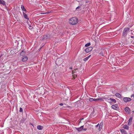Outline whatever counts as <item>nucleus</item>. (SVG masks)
<instances>
[{
	"label": "nucleus",
	"mask_w": 134,
	"mask_h": 134,
	"mask_svg": "<svg viewBox=\"0 0 134 134\" xmlns=\"http://www.w3.org/2000/svg\"><path fill=\"white\" fill-rule=\"evenodd\" d=\"M78 22V19L75 17H73L69 19V24L73 25L76 24Z\"/></svg>",
	"instance_id": "f257e3e1"
},
{
	"label": "nucleus",
	"mask_w": 134,
	"mask_h": 134,
	"mask_svg": "<svg viewBox=\"0 0 134 134\" xmlns=\"http://www.w3.org/2000/svg\"><path fill=\"white\" fill-rule=\"evenodd\" d=\"M130 29L129 27L125 28L124 29L122 34V36L123 37H125L126 36Z\"/></svg>",
	"instance_id": "f03ea898"
},
{
	"label": "nucleus",
	"mask_w": 134,
	"mask_h": 134,
	"mask_svg": "<svg viewBox=\"0 0 134 134\" xmlns=\"http://www.w3.org/2000/svg\"><path fill=\"white\" fill-rule=\"evenodd\" d=\"M63 60L62 58H59L57 59L55 62V63L57 65H59L63 63Z\"/></svg>",
	"instance_id": "7ed1b4c3"
},
{
	"label": "nucleus",
	"mask_w": 134,
	"mask_h": 134,
	"mask_svg": "<svg viewBox=\"0 0 134 134\" xmlns=\"http://www.w3.org/2000/svg\"><path fill=\"white\" fill-rule=\"evenodd\" d=\"M92 49L93 48L92 47H89L85 49V51L86 53H88L91 51Z\"/></svg>",
	"instance_id": "20e7f679"
},
{
	"label": "nucleus",
	"mask_w": 134,
	"mask_h": 134,
	"mask_svg": "<svg viewBox=\"0 0 134 134\" xmlns=\"http://www.w3.org/2000/svg\"><path fill=\"white\" fill-rule=\"evenodd\" d=\"M123 99L125 102H128L130 101L131 100V99L129 97H124Z\"/></svg>",
	"instance_id": "39448f33"
},
{
	"label": "nucleus",
	"mask_w": 134,
	"mask_h": 134,
	"mask_svg": "<svg viewBox=\"0 0 134 134\" xmlns=\"http://www.w3.org/2000/svg\"><path fill=\"white\" fill-rule=\"evenodd\" d=\"M108 100H109V102L110 103H115L116 101V100L115 99H112L111 98H110L109 99H108Z\"/></svg>",
	"instance_id": "423d86ee"
},
{
	"label": "nucleus",
	"mask_w": 134,
	"mask_h": 134,
	"mask_svg": "<svg viewBox=\"0 0 134 134\" xmlns=\"http://www.w3.org/2000/svg\"><path fill=\"white\" fill-rule=\"evenodd\" d=\"M111 107L113 109L116 110H117L118 108V105L117 104L112 105Z\"/></svg>",
	"instance_id": "0eeeda50"
},
{
	"label": "nucleus",
	"mask_w": 134,
	"mask_h": 134,
	"mask_svg": "<svg viewBox=\"0 0 134 134\" xmlns=\"http://www.w3.org/2000/svg\"><path fill=\"white\" fill-rule=\"evenodd\" d=\"M27 57L26 55H24L23 57L22 60L23 62H25L27 61Z\"/></svg>",
	"instance_id": "6e6552de"
},
{
	"label": "nucleus",
	"mask_w": 134,
	"mask_h": 134,
	"mask_svg": "<svg viewBox=\"0 0 134 134\" xmlns=\"http://www.w3.org/2000/svg\"><path fill=\"white\" fill-rule=\"evenodd\" d=\"M125 111L128 113H130V109L129 107H126L125 108Z\"/></svg>",
	"instance_id": "1a4fd4ad"
},
{
	"label": "nucleus",
	"mask_w": 134,
	"mask_h": 134,
	"mask_svg": "<svg viewBox=\"0 0 134 134\" xmlns=\"http://www.w3.org/2000/svg\"><path fill=\"white\" fill-rule=\"evenodd\" d=\"M83 126H81L79 128H76L75 127V129L76 130L78 131H81L83 129Z\"/></svg>",
	"instance_id": "9d476101"
},
{
	"label": "nucleus",
	"mask_w": 134,
	"mask_h": 134,
	"mask_svg": "<svg viewBox=\"0 0 134 134\" xmlns=\"http://www.w3.org/2000/svg\"><path fill=\"white\" fill-rule=\"evenodd\" d=\"M120 131L122 134H127V132L124 129H120Z\"/></svg>",
	"instance_id": "9b49d317"
},
{
	"label": "nucleus",
	"mask_w": 134,
	"mask_h": 134,
	"mask_svg": "<svg viewBox=\"0 0 134 134\" xmlns=\"http://www.w3.org/2000/svg\"><path fill=\"white\" fill-rule=\"evenodd\" d=\"M49 36V35L48 34L44 35L43 36V40H46L47 39Z\"/></svg>",
	"instance_id": "f8f14e48"
},
{
	"label": "nucleus",
	"mask_w": 134,
	"mask_h": 134,
	"mask_svg": "<svg viewBox=\"0 0 134 134\" xmlns=\"http://www.w3.org/2000/svg\"><path fill=\"white\" fill-rule=\"evenodd\" d=\"M23 14L24 18L27 19V20H29V19L27 15L23 12Z\"/></svg>",
	"instance_id": "ddd939ff"
},
{
	"label": "nucleus",
	"mask_w": 134,
	"mask_h": 134,
	"mask_svg": "<svg viewBox=\"0 0 134 134\" xmlns=\"http://www.w3.org/2000/svg\"><path fill=\"white\" fill-rule=\"evenodd\" d=\"M99 99H99L98 98L97 99H93V98H90L89 99V100L90 102H92L94 100H99Z\"/></svg>",
	"instance_id": "4468645a"
},
{
	"label": "nucleus",
	"mask_w": 134,
	"mask_h": 134,
	"mask_svg": "<svg viewBox=\"0 0 134 134\" xmlns=\"http://www.w3.org/2000/svg\"><path fill=\"white\" fill-rule=\"evenodd\" d=\"M115 96L118 98H120L121 97V95L119 93H117L115 94Z\"/></svg>",
	"instance_id": "2eb2a0df"
},
{
	"label": "nucleus",
	"mask_w": 134,
	"mask_h": 134,
	"mask_svg": "<svg viewBox=\"0 0 134 134\" xmlns=\"http://www.w3.org/2000/svg\"><path fill=\"white\" fill-rule=\"evenodd\" d=\"M0 4H2L6 5L5 4V2L3 0H0Z\"/></svg>",
	"instance_id": "dca6fc26"
},
{
	"label": "nucleus",
	"mask_w": 134,
	"mask_h": 134,
	"mask_svg": "<svg viewBox=\"0 0 134 134\" xmlns=\"http://www.w3.org/2000/svg\"><path fill=\"white\" fill-rule=\"evenodd\" d=\"M37 128L39 130H42L43 129V127L41 125H39L37 126Z\"/></svg>",
	"instance_id": "f3484780"
},
{
	"label": "nucleus",
	"mask_w": 134,
	"mask_h": 134,
	"mask_svg": "<svg viewBox=\"0 0 134 134\" xmlns=\"http://www.w3.org/2000/svg\"><path fill=\"white\" fill-rule=\"evenodd\" d=\"M21 8L23 11H24L25 12H26V10L25 8L24 7L23 5H21Z\"/></svg>",
	"instance_id": "a211bd4d"
},
{
	"label": "nucleus",
	"mask_w": 134,
	"mask_h": 134,
	"mask_svg": "<svg viewBox=\"0 0 134 134\" xmlns=\"http://www.w3.org/2000/svg\"><path fill=\"white\" fill-rule=\"evenodd\" d=\"M25 52L23 50L20 53V55L21 56H23V55H25Z\"/></svg>",
	"instance_id": "6ab92c4d"
},
{
	"label": "nucleus",
	"mask_w": 134,
	"mask_h": 134,
	"mask_svg": "<svg viewBox=\"0 0 134 134\" xmlns=\"http://www.w3.org/2000/svg\"><path fill=\"white\" fill-rule=\"evenodd\" d=\"M123 128L125 129L128 130L129 128V127L127 125H125L123 126Z\"/></svg>",
	"instance_id": "aec40b11"
},
{
	"label": "nucleus",
	"mask_w": 134,
	"mask_h": 134,
	"mask_svg": "<svg viewBox=\"0 0 134 134\" xmlns=\"http://www.w3.org/2000/svg\"><path fill=\"white\" fill-rule=\"evenodd\" d=\"M91 55H89L87 57L84 58L83 59V61H84L85 62L90 57Z\"/></svg>",
	"instance_id": "412c9836"
},
{
	"label": "nucleus",
	"mask_w": 134,
	"mask_h": 134,
	"mask_svg": "<svg viewBox=\"0 0 134 134\" xmlns=\"http://www.w3.org/2000/svg\"><path fill=\"white\" fill-rule=\"evenodd\" d=\"M77 68L75 69H74V70L72 71V74H74L75 73L77 72Z\"/></svg>",
	"instance_id": "4be33fe9"
},
{
	"label": "nucleus",
	"mask_w": 134,
	"mask_h": 134,
	"mask_svg": "<svg viewBox=\"0 0 134 134\" xmlns=\"http://www.w3.org/2000/svg\"><path fill=\"white\" fill-rule=\"evenodd\" d=\"M90 45L91 43H90L89 42L85 44V46L86 47H87L90 46Z\"/></svg>",
	"instance_id": "5701e85b"
},
{
	"label": "nucleus",
	"mask_w": 134,
	"mask_h": 134,
	"mask_svg": "<svg viewBox=\"0 0 134 134\" xmlns=\"http://www.w3.org/2000/svg\"><path fill=\"white\" fill-rule=\"evenodd\" d=\"M19 111V112H20V113H23V109L22 108H21V107L20 108Z\"/></svg>",
	"instance_id": "b1692460"
},
{
	"label": "nucleus",
	"mask_w": 134,
	"mask_h": 134,
	"mask_svg": "<svg viewBox=\"0 0 134 134\" xmlns=\"http://www.w3.org/2000/svg\"><path fill=\"white\" fill-rule=\"evenodd\" d=\"M132 119H133V118L132 117H131L130 118L129 120V122H131Z\"/></svg>",
	"instance_id": "393cba45"
},
{
	"label": "nucleus",
	"mask_w": 134,
	"mask_h": 134,
	"mask_svg": "<svg viewBox=\"0 0 134 134\" xmlns=\"http://www.w3.org/2000/svg\"><path fill=\"white\" fill-rule=\"evenodd\" d=\"M102 126H99V131H100L102 129Z\"/></svg>",
	"instance_id": "a878e982"
},
{
	"label": "nucleus",
	"mask_w": 134,
	"mask_h": 134,
	"mask_svg": "<svg viewBox=\"0 0 134 134\" xmlns=\"http://www.w3.org/2000/svg\"><path fill=\"white\" fill-rule=\"evenodd\" d=\"M51 12H46V13H41V14H48V13H50Z\"/></svg>",
	"instance_id": "bb28decb"
},
{
	"label": "nucleus",
	"mask_w": 134,
	"mask_h": 134,
	"mask_svg": "<svg viewBox=\"0 0 134 134\" xmlns=\"http://www.w3.org/2000/svg\"><path fill=\"white\" fill-rule=\"evenodd\" d=\"M103 122H101L99 126H103Z\"/></svg>",
	"instance_id": "cd10ccee"
},
{
	"label": "nucleus",
	"mask_w": 134,
	"mask_h": 134,
	"mask_svg": "<svg viewBox=\"0 0 134 134\" xmlns=\"http://www.w3.org/2000/svg\"><path fill=\"white\" fill-rule=\"evenodd\" d=\"M131 124V122H129L128 124V125H130Z\"/></svg>",
	"instance_id": "c85d7f7f"
},
{
	"label": "nucleus",
	"mask_w": 134,
	"mask_h": 134,
	"mask_svg": "<svg viewBox=\"0 0 134 134\" xmlns=\"http://www.w3.org/2000/svg\"><path fill=\"white\" fill-rule=\"evenodd\" d=\"M60 105V106H63V104L62 103H60L59 104Z\"/></svg>",
	"instance_id": "c756f323"
},
{
	"label": "nucleus",
	"mask_w": 134,
	"mask_h": 134,
	"mask_svg": "<svg viewBox=\"0 0 134 134\" xmlns=\"http://www.w3.org/2000/svg\"><path fill=\"white\" fill-rule=\"evenodd\" d=\"M133 97V98H134V94H132L131 96V97Z\"/></svg>",
	"instance_id": "7c9ffc66"
},
{
	"label": "nucleus",
	"mask_w": 134,
	"mask_h": 134,
	"mask_svg": "<svg viewBox=\"0 0 134 134\" xmlns=\"http://www.w3.org/2000/svg\"><path fill=\"white\" fill-rule=\"evenodd\" d=\"M80 6L78 7H77L76 8V9L77 10V9H79L80 8Z\"/></svg>",
	"instance_id": "2f4dec72"
},
{
	"label": "nucleus",
	"mask_w": 134,
	"mask_h": 134,
	"mask_svg": "<svg viewBox=\"0 0 134 134\" xmlns=\"http://www.w3.org/2000/svg\"><path fill=\"white\" fill-rule=\"evenodd\" d=\"M29 27H32L31 28V29H32V26H31V25H29Z\"/></svg>",
	"instance_id": "473e14b6"
},
{
	"label": "nucleus",
	"mask_w": 134,
	"mask_h": 134,
	"mask_svg": "<svg viewBox=\"0 0 134 134\" xmlns=\"http://www.w3.org/2000/svg\"><path fill=\"white\" fill-rule=\"evenodd\" d=\"M99 125V124H98L97 125H96V127H98V126Z\"/></svg>",
	"instance_id": "72a5a7b5"
},
{
	"label": "nucleus",
	"mask_w": 134,
	"mask_h": 134,
	"mask_svg": "<svg viewBox=\"0 0 134 134\" xmlns=\"http://www.w3.org/2000/svg\"><path fill=\"white\" fill-rule=\"evenodd\" d=\"M131 37L132 38H134V36H131Z\"/></svg>",
	"instance_id": "f704fd0d"
},
{
	"label": "nucleus",
	"mask_w": 134,
	"mask_h": 134,
	"mask_svg": "<svg viewBox=\"0 0 134 134\" xmlns=\"http://www.w3.org/2000/svg\"><path fill=\"white\" fill-rule=\"evenodd\" d=\"M87 130V129L86 128H84L83 129V130L84 131H86Z\"/></svg>",
	"instance_id": "c9c22d12"
},
{
	"label": "nucleus",
	"mask_w": 134,
	"mask_h": 134,
	"mask_svg": "<svg viewBox=\"0 0 134 134\" xmlns=\"http://www.w3.org/2000/svg\"><path fill=\"white\" fill-rule=\"evenodd\" d=\"M69 69H72V67H70L69 68Z\"/></svg>",
	"instance_id": "e433bc0d"
},
{
	"label": "nucleus",
	"mask_w": 134,
	"mask_h": 134,
	"mask_svg": "<svg viewBox=\"0 0 134 134\" xmlns=\"http://www.w3.org/2000/svg\"><path fill=\"white\" fill-rule=\"evenodd\" d=\"M73 77H75V74H74L73 75Z\"/></svg>",
	"instance_id": "4c0bfd02"
},
{
	"label": "nucleus",
	"mask_w": 134,
	"mask_h": 134,
	"mask_svg": "<svg viewBox=\"0 0 134 134\" xmlns=\"http://www.w3.org/2000/svg\"><path fill=\"white\" fill-rule=\"evenodd\" d=\"M83 118H82V119H81V120H83Z\"/></svg>",
	"instance_id": "58836bf2"
},
{
	"label": "nucleus",
	"mask_w": 134,
	"mask_h": 134,
	"mask_svg": "<svg viewBox=\"0 0 134 134\" xmlns=\"http://www.w3.org/2000/svg\"><path fill=\"white\" fill-rule=\"evenodd\" d=\"M77 76V75H76V76Z\"/></svg>",
	"instance_id": "ea45409f"
},
{
	"label": "nucleus",
	"mask_w": 134,
	"mask_h": 134,
	"mask_svg": "<svg viewBox=\"0 0 134 134\" xmlns=\"http://www.w3.org/2000/svg\"><path fill=\"white\" fill-rule=\"evenodd\" d=\"M130 134H131V133H130Z\"/></svg>",
	"instance_id": "a19ab883"
}]
</instances>
